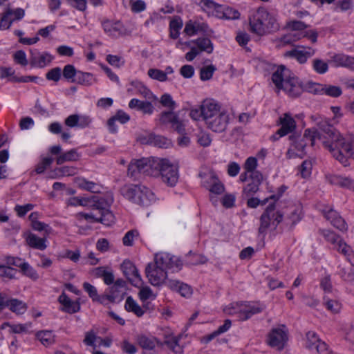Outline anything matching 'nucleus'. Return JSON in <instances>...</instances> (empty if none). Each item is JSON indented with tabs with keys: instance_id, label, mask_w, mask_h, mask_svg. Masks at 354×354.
Listing matches in <instances>:
<instances>
[{
	"instance_id": "f257e3e1",
	"label": "nucleus",
	"mask_w": 354,
	"mask_h": 354,
	"mask_svg": "<svg viewBox=\"0 0 354 354\" xmlns=\"http://www.w3.org/2000/svg\"><path fill=\"white\" fill-rule=\"evenodd\" d=\"M319 130L324 133L321 136L317 130L307 129L303 137H298L291 145L287 151V156L291 158L295 156H302L305 154L304 149L308 142L315 145L317 138L323 139L324 147L328 149L333 158L343 165H348V158H354V136H342L326 119L320 116H312Z\"/></svg>"
},
{
	"instance_id": "f03ea898",
	"label": "nucleus",
	"mask_w": 354,
	"mask_h": 354,
	"mask_svg": "<svg viewBox=\"0 0 354 354\" xmlns=\"http://www.w3.org/2000/svg\"><path fill=\"white\" fill-rule=\"evenodd\" d=\"M319 233L334 245V248L344 254L351 263L347 268L341 270V276L345 281H354V252L351 248L346 243L341 236L329 230H319Z\"/></svg>"
},
{
	"instance_id": "7ed1b4c3",
	"label": "nucleus",
	"mask_w": 354,
	"mask_h": 354,
	"mask_svg": "<svg viewBox=\"0 0 354 354\" xmlns=\"http://www.w3.org/2000/svg\"><path fill=\"white\" fill-rule=\"evenodd\" d=\"M272 81L278 89H283L290 97H297L303 92V84L283 66L273 73Z\"/></svg>"
},
{
	"instance_id": "20e7f679",
	"label": "nucleus",
	"mask_w": 354,
	"mask_h": 354,
	"mask_svg": "<svg viewBox=\"0 0 354 354\" xmlns=\"http://www.w3.org/2000/svg\"><path fill=\"white\" fill-rule=\"evenodd\" d=\"M250 30L258 35H263L279 28L274 15L264 8H259L250 18Z\"/></svg>"
},
{
	"instance_id": "39448f33",
	"label": "nucleus",
	"mask_w": 354,
	"mask_h": 354,
	"mask_svg": "<svg viewBox=\"0 0 354 354\" xmlns=\"http://www.w3.org/2000/svg\"><path fill=\"white\" fill-rule=\"evenodd\" d=\"M204 121L209 129L214 132H223L227 126L229 116L221 109L218 103L212 100L209 106L204 108Z\"/></svg>"
},
{
	"instance_id": "423d86ee",
	"label": "nucleus",
	"mask_w": 354,
	"mask_h": 354,
	"mask_svg": "<svg viewBox=\"0 0 354 354\" xmlns=\"http://www.w3.org/2000/svg\"><path fill=\"white\" fill-rule=\"evenodd\" d=\"M120 193L129 201L142 206H148L156 200L154 194L141 184L125 185L121 187Z\"/></svg>"
},
{
	"instance_id": "0eeeda50",
	"label": "nucleus",
	"mask_w": 354,
	"mask_h": 354,
	"mask_svg": "<svg viewBox=\"0 0 354 354\" xmlns=\"http://www.w3.org/2000/svg\"><path fill=\"white\" fill-rule=\"evenodd\" d=\"M282 208L281 203L275 202L269 205L260 218V226L258 230L259 236L263 239L269 227L274 229L281 222L283 214L279 210Z\"/></svg>"
},
{
	"instance_id": "6e6552de",
	"label": "nucleus",
	"mask_w": 354,
	"mask_h": 354,
	"mask_svg": "<svg viewBox=\"0 0 354 354\" xmlns=\"http://www.w3.org/2000/svg\"><path fill=\"white\" fill-rule=\"evenodd\" d=\"M263 308L257 305H251L246 302L232 303L224 308V311L231 315H236L239 320H246L252 315L259 313Z\"/></svg>"
},
{
	"instance_id": "1a4fd4ad",
	"label": "nucleus",
	"mask_w": 354,
	"mask_h": 354,
	"mask_svg": "<svg viewBox=\"0 0 354 354\" xmlns=\"http://www.w3.org/2000/svg\"><path fill=\"white\" fill-rule=\"evenodd\" d=\"M93 199L94 203L93 205V208L94 209L98 210L100 214V218L98 221H100L101 223L107 226L114 223V215L109 209V207L113 201V197L111 196L107 198H98L94 196Z\"/></svg>"
},
{
	"instance_id": "9d476101",
	"label": "nucleus",
	"mask_w": 354,
	"mask_h": 354,
	"mask_svg": "<svg viewBox=\"0 0 354 354\" xmlns=\"http://www.w3.org/2000/svg\"><path fill=\"white\" fill-rule=\"evenodd\" d=\"M288 330L285 325L272 328L268 335V344L277 350H282L288 339Z\"/></svg>"
},
{
	"instance_id": "9b49d317",
	"label": "nucleus",
	"mask_w": 354,
	"mask_h": 354,
	"mask_svg": "<svg viewBox=\"0 0 354 354\" xmlns=\"http://www.w3.org/2000/svg\"><path fill=\"white\" fill-rule=\"evenodd\" d=\"M153 263L165 271L167 270L178 271L182 266V262L178 257L166 252L156 254Z\"/></svg>"
},
{
	"instance_id": "f8f14e48",
	"label": "nucleus",
	"mask_w": 354,
	"mask_h": 354,
	"mask_svg": "<svg viewBox=\"0 0 354 354\" xmlns=\"http://www.w3.org/2000/svg\"><path fill=\"white\" fill-rule=\"evenodd\" d=\"M178 167V163L165 159L160 174L162 182L169 187H174L179 178Z\"/></svg>"
},
{
	"instance_id": "ddd939ff",
	"label": "nucleus",
	"mask_w": 354,
	"mask_h": 354,
	"mask_svg": "<svg viewBox=\"0 0 354 354\" xmlns=\"http://www.w3.org/2000/svg\"><path fill=\"white\" fill-rule=\"evenodd\" d=\"M150 164V158L133 159L128 165L127 176L133 179H138L140 174L148 176Z\"/></svg>"
},
{
	"instance_id": "4468645a",
	"label": "nucleus",
	"mask_w": 354,
	"mask_h": 354,
	"mask_svg": "<svg viewBox=\"0 0 354 354\" xmlns=\"http://www.w3.org/2000/svg\"><path fill=\"white\" fill-rule=\"evenodd\" d=\"M146 276L149 282L153 286H158L167 281V271L159 268L153 263L147 264L145 268Z\"/></svg>"
},
{
	"instance_id": "2eb2a0df",
	"label": "nucleus",
	"mask_w": 354,
	"mask_h": 354,
	"mask_svg": "<svg viewBox=\"0 0 354 354\" xmlns=\"http://www.w3.org/2000/svg\"><path fill=\"white\" fill-rule=\"evenodd\" d=\"M283 216H286L285 221L288 225H294L302 218V207L299 203H289L285 207H282Z\"/></svg>"
},
{
	"instance_id": "dca6fc26",
	"label": "nucleus",
	"mask_w": 354,
	"mask_h": 354,
	"mask_svg": "<svg viewBox=\"0 0 354 354\" xmlns=\"http://www.w3.org/2000/svg\"><path fill=\"white\" fill-rule=\"evenodd\" d=\"M121 269L133 286L139 287L142 284L138 270L131 261L124 260L121 265Z\"/></svg>"
},
{
	"instance_id": "f3484780",
	"label": "nucleus",
	"mask_w": 354,
	"mask_h": 354,
	"mask_svg": "<svg viewBox=\"0 0 354 354\" xmlns=\"http://www.w3.org/2000/svg\"><path fill=\"white\" fill-rule=\"evenodd\" d=\"M53 60V56L48 53H41L37 50H31L30 64L32 67L44 68Z\"/></svg>"
},
{
	"instance_id": "a211bd4d",
	"label": "nucleus",
	"mask_w": 354,
	"mask_h": 354,
	"mask_svg": "<svg viewBox=\"0 0 354 354\" xmlns=\"http://www.w3.org/2000/svg\"><path fill=\"white\" fill-rule=\"evenodd\" d=\"M317 36L318 34L315 30H308L299 32H290L281 38V41L284 44H290L302 37H308L309 39H310L312 43L315 44L317 42Z\"/></svg>"
},
{
	"instance_id": "6ab92c4d",
	"label": "nucleus",
	"mask_w": 354,
	"mask_h": 354,
	"mask_svg": "<svg viewBox=\"0 0 354 354\" xmlns=\"http://www.w3.org/2000/svg\"><path fill=\"white\" fill-rule=\"evenodd\" d=\"M315 53V50L310 47H302L301 48H295L287 51L285 55L296 59L300 64H304L307 59L313 57Z\"/></svg>"
},
{
	"instance_id": "aec40b11",
	"label": "nucleus",
	"mask_w": 354,
	"mask_h": 354,
	"mask_svg": "<svg viewBox=\"0 0 354 354\" xmlns=\"http://www.w3.org/2000/svg\"><path fill=\"white\" fill-rule=\"evenodd\" d=\"M102 26L104 31L109 36L117 37L127 34V30L120 21L104 20Z\"/></svg>"
},
{
	"instance_id": "412c9836",
	"label": "nucleus",
	"mask_w": 354,
	"mask_h": 354,
	"mask_svg": "<svg viewBox=\"0 0 354 354\" xmlns=\"http://www.w3.org/2000/svg\"><path fill=\"white\" fill-rule=\"evenodd\" d=\"M281 128L277 130L279 137H283L291 132L296 128V122L290 113H284L279 118Z\"/></svg>"
},
{
	"instance_id": "4be33fe9",
	"label": "nucleus",
	"mask_w": 354,
	"mask_h": 354,
	"mask_svg": "<svg viewBox=\"0 0 354 354\" xmlns=\"http://www.w3.org/2000/svg\"><path fill=\"white\" fill-rule=\"evenodd\" d=\"M250 177L251 182L243 188V191L246 197L252 196L259 190V187L263 179L262 174L259 171L253 172Z\"/></svg>"
},
{
	"instance_id": "5701e85b",
	"label": "nucleus",
	"mask_w": 354,
	"mask_h": 354,
	"mask_svg": "<svg viewBox=\"0 0 354 354\" xmlns=\"http://www.w3.org/2000/svg\"><path fill=\"white\" fill-rule=\"evenodd\" d=\"M326 178L332 185L354 190V180L337 174H326Z\"/></svg>"
},
{
	"instance_id": "b1692460",
	"label": "nucleus",
	"mask_w": 354,
	"mask_h": 354,
	"mask_svg": "<svg viewBox=\"0 0 354 354\" xmlns=\"http://www.w3.org/2000/svg\"><path fill=\"white\" fill-rule=\"evenodd\" d=\"M137 344L143 349L153 350L156 346H162V343L154 337L138 335L136 337Z\"/></svg>"
},
{
	"instance_id": "393cba45",
	"label": "nucleus",
	"mask_w": 354,
	"mask_h": 354,
	"mask_svg": "<svg viewBox=\"0 0 354 354\" xmlns=\"http://www.w3.org/2000/svg\"><path fill=\"white\" fill-rule=\"evenodd\" d=\"M166 285L171 290L178 292L183 297H189L192 294V288L186 283H180L179 281L167 279Z\"/></svg>"
},
{
	"instance_id": "a878e982",
	"label": "nucleus",
	"mask_w": 354,
	"mask_h": 354,
	"mask_svg": "<svg viewBox=\"0 0 354 354\" xmlns=\"http://www.w3.org/2000/svg\"><path fill=\"white\" fill-rule=\"evenodd\" d=\"M331 62L335 67H344L352 70L354 57L344 54H335L331 57Z\"/></svg>"
},
{
	"instance_id": "bb28decb",
	"label": "nucleus",
	"mask_w": 354,
	"mask_h": 354,
	"mask_svg": "<svg viewBox=\"0 0 354 354\" xmlns=\"http://www.w3.org/2000/svg\"><path fill=\"white\" fill-rule=\"evenodd\" d=\"M59 303L63 306L62 310L68 313H75L80 310L79 303L72 301L64 292L58 299Z\"/></svg>"
},
{
	"instance_id": "cd10ccee",
	"label": "nucleus",
	"mask_w": 354,
	"mask_h": 354,
	"mask_svg": "<svg viewBox=\"0 0 354 354\" xmlns=\"http://www.w3.org/2000/svg\"><path fill=\"white\" fill-rule=\"evenodd\" d=\"M26 241L30 247L34 249L44 250L47 248V245L46 243L47 239L46 236L40 238L35 234L29 233L26 236Z\"/></svg>"
},
{
	"instance_id": "c85d7f7f",
	"label": "nucleus",
	"mask_w": 354,
	"mask_h": 354,
	"mask_svg": "<svg viewBox=\"0 0 354 354\" xmlns=\"http://www.w3.org/2000/svg\"><path fill=\"white\" fill-rule=\"evenodd\" d=\"M129 106L131 109H136L138 111H141L145 114L149 115L152 114L154 110V107L151 102L147 101H141L136 98L130 100Z\"/></svg>"
},
{
	"instance_id": "c756f323",
	"label": "nucleus",
	"mask_w": 354,
	"mask_h": 354,
	"mask_svg": "<svg viewBox=\"0 0 354 354\" xmlns=\"http://www.w3.org/2000/svg\"><path fill=\"white\" fill-rule=\"evenodd\" d=\"M81 155L78 153L77 149H71L68 151L59 154L56 158L57 165H61L66 162H75L77 161Z\"/></svg>"
},
{
	"instance_id": "7c9ffc66",
	"label": "nucleus",
	"mask_w": 354,
	"mask_h": 354,
	"mask_svg": "<svg viewBox=\"0 0 354 354\" xmlns=\"http://www.w3.org/2000/svg\"><path fill=\"white\" fill-rule=\"evenodd\" d=\"M180 338L181 335L167 337L164 342H162V346L166 345L175 354H183V348L179 344Z\"/></svg>"
},
{
	"instance_id": "2f4dec72",
	"label": "nucleus",
	"mask_w": 354,
	"mask_h": 354,
	"mask_svg": "<svg viewBox=\"0 0 354 354\" xmlns=\"http://www.w3.org/2000/svg\"><path fill=\"white\" fill-rule=\"evenodd\" d=\"M193 44L196 45V48L201 52H205L211 54L214 50V45L211 40L207 37H200L193 40Z\"/></svg>"
},
{
	"instance_id": "473e14b6",
	"label": "nucleus",
	"mask_w": 354,
	"mask_h": 354,
	"mask_svg": "<svg viewBox=\"0 0 354 354\" xmlns=\"http://www.w3.org/2000/svg\"><path fill=\"white\" fill-rule=\"evenodd\" d=\"M71 82H76L86 86H89L96 82V79L93 77V74L90 73L77 71L76 78L73 79Z\"/></svg>"
},
{
	"instance_id": "72a5a7b5",
	"label": "nucleus",
	"mask_w": 354,
	"mask_h": 354,
	"mask_svg": "<svg viewBox=\"0 0 354 354\" xmlns=\"http://www.w3.org/2000/svg\"><path fill=\"white\" fill-rule=\"evenodd\" d=\"M6 305L9 307L12 312L17 314H24L27 309V305L22 301L17 299L7 300Z\"/></svg>"
},
{
	"instance_id": "f704fd0d",
	"label": "nucleus",
	"mask_w": 354,
	"mask_h": 354,
	"mask_svg": "<svg viewBox=\"0 0 354 354\" xmlns=\"http://www.w3.org/2000/svg\"><path fill=\"white\" fill-rule=\"evenodd\" d=\"M166 158H150V169L148 176H158L160 174V169H162Z\"/></svg>"
},
{
	"instance_id": "c9c22d12",
	"label": "nucleus",
	"mask_w": 354,
	"mask_h": 354,
	"mask_svg": "<svg viewBox=\"0 0 354 354\" xmlns=\"http://www.w3.org/2000/svg\"><path fill=\"white\" fill-rule=\"evenodd\" d=\"M37 338L41 343L45 346H48L55 343V335L51 330H41L37 333Z\"/></svg>"
},
{
	"instance_id": "e433bc0d",
	"label": "nucleus",
	"mask_w": 354,
	"mask_h": 354,
	"mask_svg": "<svg viewBox=\"0 0 354 354\" xmlns=\"http://www.w3.org/2000/svg\"><path fill=\"white\" fill-rule=\"evenodd\" d=\"M125 309L129 312L133 313L138 317H141L144 314V310L131 297H128L127 298Z\"/></svg>"
},
{
	"instance_id": "4c0bfd02",
	"label": "nucleus",
	"mask_w": 354,
	"mask_h": 354,
	"mask_svg": "<svg viewBox=\"0 0 354 354\" xmlns=\"http://www.w3.org/2000/svg\"><path fill=\"white\" fill-rule=\"evenodd\" d=\"M106 292L112 299V302L115 303L120 302L124 299V296L125 295L124 289L112 286L106 290Z\"/></svg>"
},
{
	"instance_id": "58836bf2",
	"label": "nucleus",
	"mask_w": 354,
	"mask_h": 354,
	"mask_svg": "<svg viewBox=\"0 0 354 354\" xmlns=\"http://www.w3.org/2000/svg\"><path fill=\"white\" fill-rule=\"evenodd\" d=\"M76 183L78 187L82 189L89 191L93 193H97L100 192L98 185L91 181H88L85 178H77Z\"/></svg>"
},
{
	"instance_id": "ea45409f",
	"label": "nucleus",
	"mask_w": 354,
	"mask_h": 354,
	"mask_svg": "<svg viewBox=\"0 0 354 354\" xmlns=\"http://www.w3.org/2000/svg\"><path fill=\"white\" fill-rule=\"evenodd\" d=\"M322 88L323 91L322 94H324L332 97H337L342 94V90L339 86L323 84Z\"/></svg>"
},
{
	"instance_id": "a19ab883",
	"label": "nucleus",
	"mask_w": 354,
	"mask_h": 354,
	"mask_svg": "<svg viewBox=\"0 0 354 354\" xmlns=\"http://www.w3.org/2000/svg\"><path fill=\"white\" fill-rule=\"evenodd\" d=\"M12 24V20L11 19V11L10 10L9 7H6L3 12L0 19V29L7 30L11 26Z\"/></svg>"
},
{
	"instance_id": "79ce46f5",
	"label": "nucleus",
	"mask_w": 354,
	"mask_h": 354,
	"mask_svg": "<svg viewBox=\"0 0 354 354\" xmlns=\"http://www.w3.org/2000/svg\"><path fill=\"white\" fill-rule=\"evenodd\" d=\"M138 93L142 95L145 98L150 100H157L158 98L152 92L142 83L138 82L135 85Z\"/></svg>"
},
{
	"instance_id": "37998d69",
	"label": "nucleus",
	"mask_w": 354,
	"mask_h": 354,
	"mask_svg": "<svg viewBox=\"0 0 354 354\" xmlns=\"http://www.w3.org/2000/svg\"><path fill=\"white\" fill-rule=\"evenodd\" d=\"M312 66L313 70L318 74L322 75L328 71V64L321 59H314L312 61Z\"/></svg>"
},
{
	"instance_id": "c03bdc74",
	"label": "nucleus",
	"mask_w": 354,
	"mask_h": 354,
	"mask_svg": "<svg viewBox=\"0 0 354 354\" xmlns=\"http://www.w3.org/2000/svg\"><path fill=\"white\" fill-rule=\"evenodd\" d=\"M200 177L201 178L202 186L207 189L210 188L211 185L214 183L217 178L216 175L213 172L200 174Z\"/></svg>"
},
{
	"instance_id": "a18cd8bd",
	"label": "nucleus",
	"mask_w": 354,
	"mask_h": 354,
	"mask_svg": "<svg viewBox=\"0 0 354 354\" xmlns=\"http://www.w3.org/2000/svg\"><path fill=\"white\" fill-rule=\"evenodd\" d=\"M183 27V21L180 18H174L170 21V37L176 39L179 35V30Z\"/></svg>"
},
{
	"instance_id": "49530a36",
	"label": "nucleus",
	"mask_w": 354,
	"mask_h": 354,
	"mask_svg": "<svg viewBox=\"0 0 354 354\" xmlns=\"http://www.w3.org/2000/svg\"><path fill=\"white\" fill-rule=\"evenodd\" d=\"M324 304L328 310L335 314L338 313L342 308V305L339 301L328 299L326 297H324Z\"/></svg>"
},
{
	"instance_id": "de8ad7c7",
	"label": "nucleus",
	"mask_w": 354,
	"mask_h": 354,
	"mask_svg": "<svg viewBox=\"0 0 354 354\" xmlns=\"http://www.w3.org/2000/svg\"><path fill=\"white\" fill-rule=\"evenodd\" d=\"M322 86L323 84H321L308 82L303 84V91H307L315 94H322L323 91Z\"/></svg>"
},
{
	"instance_id": "09e8293b",
	"label": "nucleus",
	"mask_w": 354,
	"mask_h": 354,
	"mask_svg": "<svg viewBox=\"0 0 354 354\" xmlns=\"http://www.w3.org/2000/svg\"><path fill=\"white\" fill-rule=\"evenodd\" d=\"M216 70V68L212 64L202 67L200 71L201 80L202 81L210 80Z\"/></svg>"
},
{
	"instance_id": "8fccbe9b",
	"label": "nucleus",
	"mask_w": 354,
	"mask_h": 354,
	"mask_svg": "<svg viewBox=\"0 0 354 354\" xmlns=\"http://www.w3.org/2000/svg\"><path fill=\"white\" fill-rule=\"evenodd\" d=\"M212 100H205L203 102L199 109H192L189 112V116L194 120H199L201 117L204 120V108L205 106H209L211 104Z\"/></svg>"
},
{
	"instance_id": "3c124183",
	"label": "nucleus",
	"mask_w": 354,
	"mask_h": 354,
	"mask_svg": "<svg viewBox=\"0 0 354 354\" xmlns=\"http://www.w3.org/2000/svg\"><path fill=\"white\" fill-rule=\"evenodd\" d=\"M16 274V269L10 266L0 265V277L4 280L14 279Z\"/></svg>"
},
{
	"instance_id": "603ef678",
	"label": "nucleus",
	"mask_w": 354,
	"mask_h": 354,
	"mask_svg": "<svg viewBox=\"0 0 354 354\" xmlns=\"http://www.w3.org/2000/svg\"><path fill=\"white\" fill-rule=\"evenodd\" d=\"M21 270L24 275L32 280H37L39 278L36 270L26 262L21 265Z\"/></svg>"
},
{
	"instance_id": "864d4df0",
	"label": "nucleus",
	"mask_w": 354,
	"mask_h": 354,
	"mask_svg": "<svg viewBox=\"0 0 354 354\" xmlns=\"http://www.w3.org/2000/svg\"><path fill=\"white\" fill-rule=\"evenodd\" d=\"M306 346L309 350L314 349L315 346L321 340L313 331H309L306 333Z\"/></svg>"
},
{
	"instance_id": "5fc2aeb1",
	"label": "nucleus",
	"mask_w": 354,
	"mask_h": 354,
	"mask_svg": "<svg viewBox=\"0 0 354 354\" xmlns=\"http://www.w3.org/2000/svg\"><path fill=\"white\" fill-rule=\"evenodd\" d=\"M147 74L151 78L160 82H165L167 80V76H166V73L159 69L150 68L148 71Z\"/></svg>"
},
{
	"instance_id": "6e6d98bb",
	"label": "nucleus",
	"mask_w": 354,
	"mask_h": 354,
	"mask_svg": "<svg viewBox=\"0 0 354 354\" xmlns=\"http://www.w3.org/2000/svg\"><path fill=\"white\" fill-rule=\"evenodd\" d=\"M55 172L57 176H70L77 173V168L75 167L64 166L56 169Z\"/></svg>"
},
{
	"instance_id": "4d7b16f0",
	"label": "nucleus",
	"mask_w": 354,
	"mask_h": 354,
	"mask_svg": "<svg viewBox=\"0 0 354 354\" xmlns=\"http://www.w3.org/2000/svg\"><path fill=\"white\" fill-rule=\"evenodd\" d=\"M177 115L174 113V112L171 110L168 111H163L159 118V121L161 124H168L170 123L172 124L173 122L176 120Z\"/></svg>"
},
{
	"instance_id": "13d9d810",
	"label": "nucleus",
	"mask_w": 354,
	"mask_h": 354,
	"mask_svg": "<svg viewBox=\"0 0 354 354\" xmlns=\"http://www.w3.org/2000/svg\"><path fill=\"white\" fill-rule=\"evenodd\" d=\"M99 339H100V337L97 336L93 330H90L86 333L84 342L87 346H91L93 348H95L97 346L96 342L98 343Z\"/></svg>"
},
{
	"instance_id": "bf43d9fd",
	"label": "nucleus",
	"mask_w": 354,
	"mask_h": 354,
	"mask_svg": "<svg viewBox=\"0 0 354 354\" xmlns=\"http://www.w3.org/2000/svg\"><path fill=\"white\" fill-rule=\"evenodd\" d=\"M8 326L10 327L12 331L15 333H26L28 331V329L31 327L32 324L30 322L26 323L24 324H12L10 325L8 323H5L2 328L4 327V326Z\"/></svg>"
},
{
	"instance_id": "052dcab7",
	"label": "nucleus",
	"mask_w": 354,
	"mask_h": 354,
	"mask_svg": "<svg viewBox=\"0 0 354 354\" xmlns=\"http://www.w3.org/2000/svg\"><path fill=\"white\" fill-rule=\"evenodd\" d=\"M152 138L153 141L151 145H153L155 147H158L160 148H167L171 144L170 141L168 139L161 136H156L153 134V137H152Z\"/></svg>"
},
{
	"instance_id": "680f3d73",
	"label": "nucleus",
	"mask_w": 354,
	"mask_h": 354,
	"mask_svg": "<svg viewBox=\"0 0 354 354\" xmlns=\"http://www.w3.org/2000/svg\"><path fill=\"white\" fill-rule=\"evenodd\" d=\"M160 102L163 106L169 109V110L174 111L176 108L175 101L173 100L171 95L168 93H165L161 96Z\"/></svg>"
},
{
	"instance_id": "e2e57ef3",
	"label": "nucleus",
	"mask_w": 354,
	"mask_h": 354,
	"mask_svg": "<svg viewBox=\"0 0 354 354\" xmlns=\"http://www.w3.org/2000/svg\"><path fill=\"white\" fill-rule=\"evenodd\" d=\"M312 162L308 160H304L299 167L301 176L306 178L310 176L312 170Z\"/></svg>"
},
{
	"instance_id": "0e129e2a",
	"label": "nucleus",
	"mask_w": 354,
	"mask_h": 354,
	"mask_svg": "<svg viewBox=\"0 0 354 354\" xmlns=\"http://www.w3.org/2000/svg\"><path fill=\"white\" fill-rule=\"evenodd\" d=\"M32 229L36 231L44 232V235L46 236L48 234H50L52 229L51 227L48 225L43 222L40 221H34V223L31 225Z\"/></svg>"
},
{
	"instance_id": "69168bd1",
	"label": "nucleus",
	"mask_w": 354,
	"mask_h": 354,
	"mask_svg": "<svg viewBox=\"0 0 354 354\" xmlns=\"http://www.w3.org/2000/svg\"><path fill=\"white\" fill-rule=\"evenodd\" d=\"M216 5L217 3L212 0H201L200 1L201 8L209 15H211L213 11L216 9L215 8Z\"/></svg>"
},
{
	"instance_id": "338daca9",
	"label": "nucleus",
	"mask_w": 354,
	"mask_h": 354,
	"mask_svg": "<svg viewBox=\"0 0 354 354\" xmlns=\"http://www.w3.org/2000/svg\"><path fill=\"white\" fill-rule=\"evenodd\" d=\"M63 75L67 80H73V77H77V71L73 65L67 64L63 69Z\"/></svg>"
},
{
	"instance_id": "774afa93",
	"label": "nucleus",
	"mask_w": 354,
	"mask_h": 354,
	"mask_svg": "<svg viewBox=\"0 0 354 354\" xmlns=\"http://www.w3.org/2000/svg\"><path fill=\"white\" fill-rule=\"evenodd\" d=\"M138 235L137 230H132L127 232L122 239L123 244L125 246H132L133 244V240L136 236Z\"/></svg>"
}]
</instances>
